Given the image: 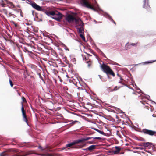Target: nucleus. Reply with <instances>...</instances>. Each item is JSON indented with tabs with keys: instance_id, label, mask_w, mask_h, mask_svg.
Listing matches in <instances>:
<instances>
[{
	"instance_id": "28",
	"label": "nucleus",
	"mask_w": 156,
	"mask_h": 156,
	"mask_svg": "<svg viewBox=\"0 0 156 156\" xmlns=\"http://www.w3.org/2000/svg\"><path fill=\"white\" fill-rule=\"evenodd\" d=\"M22 99L23 102H26V99L25 98V97H24L23 96H22Z\"/></svg>"
},
{
	"instance_id": "34",
	"label": "nucleus",
	"mask_w": 156,
	"mask_h": 156,
	"mask_svg": "<svg viewBox=\"0 0 156 156\" xmlns=\"http://www.w3.org/2000/svg\"><path fill=\"white\" fill-rule=\"evenodd\" d=\"M94 139H98V140H101V138L99 137H95L94 138Z\"/></svg>"
},
{
	"instance_id": "16",
	"label": "nucleus",
	"mask_w": 156,
	"mask_h": 156,
	"mask_svg": "<svg viewBox=\"0 0 156 156\" xmlns=\"http://www.w3.org/2000/svg\"><path fill=\"white\" fill-rule=\"evenodd\" d=\"M92 129H93L96 130L97 132H98L101 134L104 135H105V133L103 131H100V130H99V129H97L96 128H92Z\"/></svg>"
},
{
	"instance_id": "50",
	"label": "nucleus",
	"mask_w": 156,
	"mask_h": 156,
	"mask_svg": "<svg viewBox=\"0 0 156 156\" xmlns=\"http://www.w3.org/2000/svg\"><path fill=\"white\" fill-rule=\"evenodd\" d=\"M0 16H2V14H0Z\"/></svg>"
},
{
	"instance_id": "38",
	"label": "nucleus",
	"mask_w": 156,
	"mask_h": 156,
	"mask_svg": "<svg viewBox=\"0 0 156 156\" xmlns=\"http://www.w3.org/2000/svg\"><path fill=\"white\" fill-rule=\"evenodd\" d=\"M141 103L143 104L144 105V103L145 102L144 101H140Z\"/></svg>"
},
{
	"instance_id": "26",
	"label": "nucleus",
	"mask_w": 156,
	"mask_h": 156,
	"mask_svg": "<svg viewBox=\"0 0 156 156\" xmlns=\"http://www.w3.org/2000/svg\"><path fill=\"white\" fill-rule=\"evenodd\" d=\"M9 82L10 83V85L12 87H13V83L12 82V81L10 79H9Z\"/></svg>"
},
{
	"instance_id": "14",
	"label": "nucleus",
	"mask_w": 156,
	"mask_h": 156,
	"mask_svg": "<svg viewBox=\"0 0 156 156\" xmlns=\"http://www.w3.org/2000/svg\"><path fill=\"white\" fill-rule=\"evenodd\" d=\"M95 148V146L94 145H92L88 147L86 149L87 150L89 151H92Z\"/></svg>"
},
{
	"instance_id": "27",
	"label": "nucleus",
	"mask_w": 156,
	"mask_h": 156,
	"mask_svg": "<svg viewBox=\"0 0 156 156\" xmlns=\"http://www.w3.org/2000/svg\"><path fill=\"white\" fill-rule=\"evenodd\" d=\"M10 22L13 24L14 25V26L15 27H17V24L15 22L11 20L10 21Z\"/></svg>"
},
{
	"instance_id": "48",
	"label": "nucleus",
	"mask_w": 156,
	"mask_h": 156,
	"mask_svg": "<svg viewBox=\"0 0 156 156\" xmlns=\"http://www.w3.org/2000/svg\"><path fill=\"white\" fill-rule=\"evenodd\" d=\"M79 94V93H77V94L78 96H79V95H78Z\"/></svg>"
},
{
	"instance_id": "53",
	"label": "nucleus",
	"mask_w": 156,
	"mask_h": 156,
	"mask_svg": "<svg viewBox=\"0 0 156 156\" xmlns=\"http://www.w3.org/2000/svg\"><path fill=\"white\" fill-rule=\"evenodd\" d=\"M27 51L28 52H29V51Z\"/></svg>"
},
{
	"instance_id": "39",
	"label": "nucleus",
	"mask_w": 156,
	"mask_h": 156,
	"mask_svg": "<svg viewBox=\"0 0 156 156\" xmlns=\"http://www.w3.org/2000/svg\"><path fill=\"white\" fill-rule=\"evenodd\" d=\"M119 83H121L122 84H123V83H122V82L121 81H119Z\"/></svg>"
},
{
	"instance_id": "49",
	"label": "nucleus",
	"mask_w": 156,
	"mask_h": 156,
	"mask_svg": "<svg viewBox=\"0 0 156 156\" xmlns=\"http://www.w3.org/2000/svg\"><path fill=\"white\" fill-rule=\"evenodd\" d=\"M90 144H92V142H90Z\"/></svg>"
},
{
	"instance_id": "9",
	"label": "nucleus",
	"mask_w": 156,
	"mask_h": 156,
	"mask_svg": "<svg viewBox=\"0 0 156 156\" xmlns=\"http://www.w3.org/2000/svg\"><path fill=\"white\" fill-rule=\"evenodd\" d=\"M4 1L8 4V6L10 8H12L15 7V6L12 2L9 1L8 0H5Z\"/></svg>"
},
{
	"instance_id": "46",
	"label": "nucleus",
	"mask_w": 156,
	"mask_h": 156,
	"mask_svg": "<svg viewBox=\"0 0 156 156\" xmlns=\"http://www.w3.org/2000/svg\"><path fill=\"white\" fill-rule=\"evenodd\" d=\"M30 27H31V28H32L33 29V27H32V26H31V25H30Z\"/></svg>"
},
{
	"instance_id": "29",
	"label": "nucleus",
	"mask_w": 156,
	"mask_h": 156,
	"mask_svg": "<svg viewBox=\"0 0 156 156\" xmlns=\"http://www.w3.org/2000/svg\"><path fill=\"white\" fill-rule=\"evenodd\" d=\"M22 114L23 118L27 117L26 112L25 113H22Z\"/></svg>"
},
{
	"instance_id": "15",
	"label": "nucleus",
	"mask_w": 156,
	"mask_h": 156,
	"mask_svg": "<svg viewBox=\"0 0 156 156\" xmlns=\"http://www.w3.org/2000/svg\"><path fill=\"white\" fill-rule=\"evenodd\" d=\"M3 12L4 14H5L7 16L8 15V13L9 12L7 9H3L2 10V12Z\"/></svg>"
},
{
	"instance_id": "17",
	"label": "nucleus",
	"mask_w": 156,
	"mask_h": 156,
	"mask_svg": "<svg viewBox=\"0 0 156 156\" xmlns=\"http://www.w3.org/2000/svg\"><path fill=\"white\" fill-rule=\"evenodd\" d=\"M137 42H136L135 43H128L126 44L128 45H132L133 46H136L137 45Z\"/></svg>"
},
{
	"instance_id": "7",
	"label": "nucleus",
	"mask_w": 156,
	"mask_h": 156,
	"mask_svg": "<svg viewBox=\"0 0 156 156\" xmlns=\"http://www.w3.org/2000/svg\"><path fill=\"white\" fill-rule=\"evenodd\" d=\"M143 6V8L146 9L147 11L150 10V7L149 5V0H144Z\"/></svg>"
},
{
	"instance_id": "40",
	"label": "nucleus",
	"mask_w": 156,
	"mask_h": 156,
	"mask_svg": "<svg viewBox=\"0 0 156 156\" xmlns=\"http://www.w3.org/2000/svg\"><path fill=\"white\" fill-rule=\"evenodd\" d=\"M152 116L154 117H156V115L155 114H154L152 115Z\"/></svg>"
},
{
	"instance_id": "45",
	"label": "nucleus",
	"mask_w": 156,
	"mask_h": 156,
	"mask_svg": "<svg viewBox=\"0 0 156 156\" xmlns=\"http://www.w3.org/2000/svg\"><path fill=\"white\" fill-rule=\"evenodd\" d=\"M133 94H136L134 92H133Z\"/></svg>"
},
{
	"instance_id": "35",
	"label": "nucleus",
	"mask_w": 156,
	"mask_h": 156,
	"mask_svg": "<svg viewBox=\"0 0 156 156\" xmlns=\"http://www.w3.org/2000/svg\"><path fill=\"white\" fill-rule=\"evenodd\" d=\"M37 74L39 76V77L40 78H41L42 77L40 73H37Z\"/></svg>"
},
{
	"instance_id": "31",
	"label": "nucleus",
	"mask_w": 156,
	"mask_h": 156,
	"mask_svg": "<svg viewBox=\"0 0 156 156\" xmlns=\"http://www.w3.org/2000/svg\"><path fill=\"white\" fill-rule=\"evenodd\" d=\"M79 122L77 121H73L72 122V124L73 125L74 124L76 123H78V122Z\"/></svg>"
},
{
	"instance_id": "11",
	"label": "nucleus",
	"mask_w": 156,
	"mask_h": 156,
	"mask_svg": "<svg viewBox=\"0 0 156 156\" xmlns=\"http://www.w3.org/2000/svg\"><path fill=\"white\" fill-rule=\"evenodd\" d=\"M76 27L79 33L81 34L83 33L84 31L83 27H80L79 26H77Z\"/></svg>"
},
{
	"instance_id": "37",
	"label": "nucleus",
	"mask_w": 156,
	"mask_h": 156,
	"mask_svg": "<svg viewBox=\"0 0 156 156\" xmlns=\"http://www.w3.org/2000/svg\"><path fill=\"white\" fill-rule=\"evenodd\" d=\"M27 29L28 30H29L30 29L31 30V28H30L29 27H27Z\"/></svg>"
},
{
	"instance_id": "12",
	"label": "nucleus",
	"mask_w": 156,
	"mask_h": 156,
	"mask_svg": "<svg viewBox=\"0 0 156 156\" xmlns=\"http://www.w3.org/2000/svg\"><path fill=\"white\" fill-rule=\"evenodd\" d=\"M152 144L151 143L149 142H143V145L144 147H146L151 146Z\"/></svg>"
},
{
	"instance_id": "8",
	"label": "nucleus",
	"mask_w": 156,
	"mask_h": 156,
	"mask_svg": "<svg viewBox=\"0 0 156 156\" xmlns=\"http://www.w3.org/2000/svg\"><path fill=\"white\" fill-rule=\"evenodd\" d=\"M77 20L75 22L77 24L76 27H83L84 23L81 19L80 18H78L77 19Z\"/></svg>"
},
{
	"instance_id": "20",
	"label": "nucleus",
	"mask_w": 156,
	"mask_h": 156,
	"mask_svg": "<svg viewBox=\"0 0 156 156\" xmlns=\"http://www.w3.org/2000/svg\"><path fill=\"white\" fill-rule=\"evenodd\" d=\"M80 36L81 38L82 39V40L83 41H85V37H84V35H83V34H80Z\"/></svg>"
},
{
	"instance_id": "18",
	"label": "nucleus",
	"mask_w": 156,
	"mask_h": 156,
	"mask_svg": "<svg viewBox=\"0 0 156 156\" xmlns=\"http://www.w3.org/2000/svg\"><path fill=\"white\" fill-rule=\"evenodd\" d=\"M134 148L136 149L142 150L144 149L142 146H136L134 147Z\"/></svg>"
},
{
	"instance_id": "41",
	"label": "nucleus",
	"mask_w": 156,
	"mask_h": 156,
	"mask_svg": "<svg viewBox=\"0 0 156 156\" xmlns=\"http://www.w3.org/2000/svg\"><path fill=\"white\" fill-rule=\"evenodd\" d=\"M119 77L120 78V79L121 80H123V79L122 78L121 76Z\"/></svg>"
},
{
	"instance_id": "32",
	"label": "nucleus",
	"mask_w": 156,
	"mask_h": 156,
	"mask_svg": "<svg viewBox=\"0 0 156 156\" xmlns=\"http://www.w3.org/2000/svg\"><path fill=\"white\" fill-rule=\"evenodd\" d=\"M38 148L39 149H41V150L42 151H43L45 150L44 149H43L42 147L41 146H39Z\"/></svg>"
},
{
	"instance_id": "25",
	"label": "nucleus",
	"mask_w": 156,
	"mask_h": 156,
	"mask_svg": "<svg viewBox=\"0 0 156 156\" xmlns=\"http://www.w3.org/2000/svg\"><path fill=\"white\" fill-rule=\"evenodd\" d=\"M23 120L27 123V124L28 125V120L27 119V117L23 118Z\"/></svg>"
},
{
	"instance_id": "36",
	"label": "nucleus",
	"mask_w": 156,
	"mask_h": 156,
	"mask_svg": "<svg viewBox=\"0 0 156 156\" xmlns=\"http://www.w3.org/2000/svg\"><path fill=\"white\" fill-rule=\"evenodd\" d=\"M58 77L60 79V81L61 82H62V80L60 78L59 76H58Z\"/></svg>"
},
{
	"instance_id": "1",
	"label": "nucleus",
	"mask_w": 156,
	"mask_h": 156,
	"mask_svg": "<svg viewBox=\"0 0 156 156\" xmlns=\"http://www.w3.org/2000/svg\"><path fill=\"white\" fill-rule=\"evenodd\" d=\"M45 13L47 15L52 16V18L60 22L62 17V14L57 11H52L46 12Z\"/></svg>"
},
{
	"instance_id": "23",
	"label": "nucleus",
	"mask_w": 156,
	"mask_h": 156,
	"mask_svg": "<svg viewBox=\"0 0 156 156\" xmlns=\"http://www.w3.org/2000/svg\"><path fill=\"white\" fill-rule=\"evenodd\" d=\"M86 63L87 64V66L88 67H90L91 65V62L90 60L87 62Z\"/></svg>"
},
{
	"instance_id": "47",
	"label": "nucleus",
	"mask_w": 156,
	"mask_h": 156,
	"mask_svg": "<svg viewBox=\"0 0 156 156\" xmlns=\"http://www.w3.org/2000/svg\"><path fill=\"white\" fill-rule=\"evenodd\" d=\"M2 9H0V12H2Z\"/></svg>"
},
{
	"instance_id": "44",
	"label": "nucleus",
	"mask_w": 156,
	"mask_h": 156,
	"mask_svg": "<svg viewBox=\"0 0 156 156\" xmlns=\"http://www.w3.org/2000/svg\"><path fill=\"white\" fill-rule=\"evenodd\" d=\"M152 62H150L149 61L148 62H147V63H152Z\"/></svg>"
},
{
	"instance_id": "33",
	"label": "nucleus",
	"mask_w": 156,
	"mask_h": 156,
	"mask_svg": "<svg viewBox=\"0 0 156 156\" xmlns=\"http://www.w3.org/2000/svg\"><path fill=\"white\" fill-rule=\"evenodd\" d=\"M143 143H139L138 144V145L140 146H142V147H143ZM143 148H144V147H143Z\"/></svg>"
},
{
	"instance_id": "42",
	"label": "nucleus",
	"mask_w": 156,
	"mask_h": 156,
	"mask_svg": "<svg viewBox=\"0 0 156 156\" xmlns=\"http://www.w3.org/2000/svg\"><path fill=\"white\" fill-rule=\"evenodd\" d=\"M117 76H119V77H120L121 76L119 75V73L117 74Z\"/></svg>"
},
{
	"instance_id": "10",
	"label": "nucleus",
	"mask_w": 156,
	"mask_h": 156,
	"mask_svg": "<svg viewBox=\"0 0 156 156\" xmlns=\"http://www.w3.org/2000/svg\"><path fill=\"white\" fill-rule=\"evenodd\" d=\"M115 150L113 151V153L114 154H117L119 153L121 149L119 147L116 146L115 147Z\"/></svg>"
},
{
	"instance_id": "3",
	"label": "nucleus",
	"mask_w": 156,
	"mask_h": 156,
	"mask_svg": "<svg viewBox=\"0 0 156 156\" xmlns=\"http://www.w3.org/2000/svg\"><path fill=\"white\" fill-rule=\"evenodd\" d=\"M92 137H87L85 138H82L80 139H79L78 140L76 141L73 142L71 143H70L69 144H68L66 145V147L67 148L68 147H71L72 146H73L74 145H75L76 144H77L78 143H80V142H84L85 141H87L89 139H90L91 138H92Z\"/></svg>"
},
{
	"instance_id": "6",
	"label": "nucleus",
	"mask_w": 156,
	"mask_h": 156,
	"mask_svg": "<svg viewBox=\"0 0 156 156\" xmlns=\"http://www.w3.org/2000/svg\"><path fill=\"white\" fill-rule=\"evenodd\" d=\"M77 19L73 16L70 14L68 15L66 17V20L69 23H72L73 22H75L77 20Z\"/></svg>"
},
{
	"instance_id": "52",
	"label": "nucleus",
	"mask_w": 156,
	"mask_h": 156,
	"mask_svg": "<svg viewBox=\"0 0 156 156\" xmlns=\"http://www.w3.org/2000/svg\"><path fill=\"white\" fill-rule=\"evenodd\" d=\"M117 133H119V132L118 131H117Z\"/></svg>"
},
{
	"instance_id": "19",
	"label": "nucleus",
	"mask_w": 156,
	"mask_h": 156,
	"mask_svg": "<svg viewBox=\"0 0 156 156\" xmlns=\"http://www.w3.org/2000/svg\"><path fill=\"white\" fill-rule=\"evenodd\" d=\"M7 155L6 151L0 153V156H6Z\"/></svg>"
},
{
	"instance_id": "13",
	"label": "nucleus",
	"mask_w": 156,
	"mask_h": 156,
	"mask_svg": "<svg viewBox=\"0 0 156 156\" xmlns=\"http://www.w3.org/2000/svg\"><path fill=\"white\" fill-rule=\"evenodd\" d=\"M7 17H10L12 18H14L16 17V16L15 14H12L11 12H9L8 13V15Z\"/></svg>"
},
{
	"instance_id": "2",
	"label": "nucleus",
	"mask_w": 156,
	"mask_h": 156,
	"mask_svg": "<svg viewBox=\"0 0 156 156\" xmlns=\"http://www.w3.org/2000/svg\"><path fill=\"white\" fill-rule=\"evenodd\" d=\"M101 67L102 71L108 75V77H109V75H111L113 77L115 76V74L114 72L109 66L103 64L101 66Z\"/></svg>"
},
{
	"instance_id": "30",
	"label": "nucleus",
	"mask_w": 156,
	"mask_h": 156,
	"mask_svg": "<svg viewBox=\"0 0 156 156\" xmlns=\"http://www.w3.org/2000/svg\"><path fill=\"white\" fill-rule=\"evenodd\" d=\"M119 88H117V86H115L114 88L112 90V91H115L117 90Z\"/></svg>"
},
{
	"instance_id": "51",
	"label": "nucleus",
	"mask_w": 156,
	"mask_h": 156,
	"mask_svg": "<svg viewBox=\"0 0 156 156\" xmlns=\"http://www.w3.org/2000/svg\"><path fill=\"white\" fill-rule=\"evenodd\" d=\"M4 38L5 40H7V39L5 38Z\"/></svg>"
},
{
	"instance_id": "21",
	"label": "nucleus",
	"mask_w": 156,
	"mask_h": 156,
	"mask_svg": "<svg viewBox=\"0 0 156 156\" xmlns=\"http://www.w3.org/2000/svg\"><path fill=\"white\" fill-rule=\"evenodd\" d=\"M108 18L115 25L116 24V23L115 22V21L113 20V19L112 18L111 16H108Z\"/></svg>"
},
{
	"instance_id": "4",
	"label": "nucleus",
	"mask_w": 156,
	"mask_h": 156,
	"mask_svg": "<svg viewBox=\"0 0 156 156\" xmlns=\"http://www.w3.org/2000/svg\"><path fill=\"white\" fill-rule=\"evenodd\" d=\"M27 1L28 2H29V4L35 9L39 11H41L43 10V9L42 8L36 4L34 2L31 1V0H27Z\"/></svg>"
},
{
	"instance_id": "24",
	"label": "nucleus",
	"mask_w": 156,
	"mask_h": 156,
	"mask_svg": "<svg viewBox=\"0 0 156 156\" xmlns=\"http://www.w3.org/2000/svg\"><path fill=\"white\" fill-rule=\"evenodd\" d=\"M22 108H21V111H22V113L25 112L24 108L23 107V104H22Z\"/></svg>"
},
{
	"instance_id": "5",
	"label": "nucleus",
	"mask_w": 156,
	"mask_h": 156,
	"mask_svg": "<svg viewBox=\"0 0 156 156\" xmlns=\"http://www.w3.org/2000/svg\"><path fill=\"white\" fill-rule=\"evenodd\" d=\"M81 3L85 7L90 9L94 11H95V9L94 7L93 6L89 4L87 1V0H81Z\"/></svg>"
},
{
	"instance_id": "43",
	"label": "nucleus",
	"mask_w": 156,
	"mask_h": 156,
	"mask_svg": "<svg viewBox=\"0 0 156 156\" xmlns=\"http://www.w3.org/2000/svg\"><path fill=\"white\" fill-rule=\"evenodd\" d=\"M83 58H84V59L85 60H87V59H86V57H85V58H84L83 57Z\"/></svg>"
},
{
	"instance_id": "22",
	"label": "nucleus",
	"mask_w": 156,
	"mask_h": 156,
	"mask_svg": "<svg viewBox=\"0 0 156 156\" xmlns=\"http://www.w3.org/2000/svg\"><path fill=\"white\" fill-rule=\"evenodd\" d=\"M1 2H0V3L1 5L2 6V7H5V6L6 5L4 3V1L2 0L1 1Z\"/></svg>"
}]
</instances>
